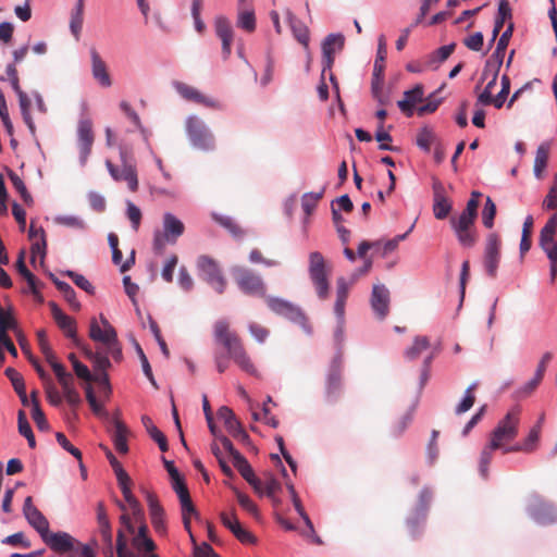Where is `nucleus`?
<instances>
[{
    "instance_id": "nucleus-1",
    "label": "nucleus",
    "mask_w": 557,
    "mask_h": 557,
    "mask_svg": "<svg viewBox=\"0 0 557 557\" xmlns=\"http://www.w3.org/2000/svg\"><path fill=\"white\" fill-rule=\"evenodd\" d=\"M98 323L96 318L90 320L89 337L98 343L95 350L89 347H83L84 355L92 362L94 370L98 373L97 380L100 383L109 384L107 371L111 367L110 357L116 362L123 358L122 347L117 339L115 329L101 314Z\"/></svg>"
},
{
    "instance_id": "nucleus-2",
    "label": "nucleus",
    "mask_w": 557,
    "mask_h": 557,
    "mask_svg": "<svg viewBox=\"0 0 557 557\" xmlns=\"http://www.w3.org/2000/svg\"><path fill=\"white\" fill-rule=\"evenodd\" d=\"M213 339L216 345L223 347L227 356L215 352L214 362L219 373H224L228 367V358L244 372L250 375H257L258 370L249 356L243 339L233 330H231L230 322L225 319H220L213 324Z\"/></svg>"
},
{
    "instance_id": "nucleus-3",
    "label": "nucleus",
    "mask_w": 557,
    "mask_h": 557,
    "mask_svg": "<svg viewBox=\"0 0 557 557\" xmlns=\"http://www.w3.org/2000/svg\"><path fill=\"white\" fill-rule=\"evenodd\" d=\"M520 413L521 408L519 406L511 408L491 432L490 441L482 449L480 457L479 470L484 479L488 475V466L493 458V451L500 449L503 454L510 453L506 449L511 448L512 445H509V443L518 436Z\"/></svg>"
},
{
    "instance_id": "nucleus-4",
    "label": "nucleus",
    "mask_w": 557,
    "mask_h": 557,
    "mask_svg": "<svg viewBox=\"0 0 557 557\" xmlns=\"http://www.w3.org/2000/svg\"><path fill=\"white\" fill-rule=\"evenodd\" d=\"M308 272L318 297L322 300L326 299L330 290L329 276L331 269L321 252L312 251L309 253Z\"/></svg>"
},
{
    "instance_id": "nucleus-5",
    "label": "nucleus",
    "mask_w": 557,
    "mask_h": 557,
    "mask_svg": "<svg viewBox=\"0 0 557 557\" xmlns=\"http://www.w3.org/2000/svg\"><path fill=\"white\" fill-rule=\"evenodd\" d=\"M121 166L113 164L110 160L106 161V166L115 182H125L132 193L138 189V176L136 164L126 149L120 150Z\"/></svg>"
},
{
    "instance_id": "nucleus-6",
    "label": "nucleus",
    "mask_w": 557,
    "mask_h": 557,
    "mask_svg": "<svg viewBox=\"0 0 557 557\" xmlns=\"http://www.w3.org/2000/svg\"><path fill=\"white\" fill-rule=\"evenodd\" d=\"M232 276L238 288L246 295L264 297L267 293L262 277L249 268L243 265L233 267Z\"/></svg>"
},
{
    "instance_id": "nucleus-7",
    "label": "nucleus",
    "mask_w": 557,
    "mask_h": 557,
    "mask_svg": "<svg viewBox=\"0 0 557 557\" xmlns=\"http://www.w3.org/2000/svg\"><path fill=\"white\" fill-rule=\"evenodd\" d=\"M557 232V212L554 213L545 223L540 232L539 246L546 253L550 261V281L554 282L557 276V242L555 235Z\"/></svg>"
},
{
    "instance_id": "nucleus-8",
    "label": "nucleus",
    "mask_w": 557,
    "mask_h": 557,
    "mask_svg": "<svg viewBox=\"0 0 557 557\" xmlns=\"http://www.w3.org/2000/svg\"><path fill=\"white\" fill-rule=\"evenodd\" d=\"M185 226L172 213L163 215V232H156L153 238V249L156 253L162 255L166 244H175L177 238L183 235Z\"/></svg>"
},
{
    "instance_id": "nucleus-9",
    "label": "nucleus",
    "mask_w": 557,
    "mask_h": 557,
    "mask_svg": "<svg viewBox=\"0 0 557 557\" xmlns=\"http://www.w3.org/2000/svg\"><path fill=\"white\" fill-rule=\"evenodd\" d=\"M475 220V216L462 212L459 215H453L449 220L458 243L462 247L471 248L478 242V234L474 228Z\"/></svg>"
},
{
    "instance_id": "nucleus-10",
    "label": "nucleus",
    "mask_w": 557,
    "mask_h": 557,
    "mask_svg": "<svg viewBox=\"0 0 557 557\" xmlns=\"http://www.w3.org/2000/svg\"><path fill=\"white\" fill-rule=\"evenodd\" d=\"M343 354L338 351L330 364L325 381V398L329 403L336 401L343 391Z\"/></svg>"
},
{
    "instance_id": "nucleus-11",
    "label": "nucleus",
    "mask_w": 557,
    "mask_h": 557,
    "mask_svg": "<svg viewBox=\"0 0 557 557\" xmlns=\"http://www.w3.org/2000/svg\"><path fill=\"white\" fill-rule=\"evenodd\" d=\"M186 132L194 147L201 150L214 148V137L199 117L193 115L186 120Z\"/></svg>"
},
{
    "instance_id": "nucleus-12",
    "label": "nucleus",
    "mask_w": 557,
    "mask_h": 557,
    "mask_svg": "<svg viewBox=\"0 0 557 557\" xmlns=\"http://www.w3.org/2000/svg\"><path fill=\"white\" fill-rule=\"evenodd\" d=\"M199 276L206 281L219 294H223L226 287V280L215 260L208 256H200L197 260Z\"/></svg>"
},
{
    "instance_id": "nucleus-13",
    "label": "nucleus",
    "mask_w": 557,
    "mask_h": 557,
    "mask_svg": "<svg viewBox=\"0 0 557 557\" xmlns=\"http://www.w3.org/2000/svg\"><path fill=\"white\" fill-rule=\"evenodd\" d=\"M500 248L502 240L496 233H491L486 237L484 248V269L486 274L495 278L497 276V269L500 262Z\"/></svg>"
},
{
    "instance_id": "nucleus-14",
    "label": "nucleus",
    "mask_w": 557,
    "mask_h": 557,
    "mask_svg": "<svg viewBox=\"0 0 557 557\" xmlns=\"http://www.w3.org/2000/svg\"><path fill=\"white\" fill-rule=\"evenodd\" d=\"M94 140L95 135L92 131V121L89 117L81 119L77 125V145L82 164L87 162V159L91 152Z\"/></svg>"
},
{
    "instance_id": "nucleus-15",
    "label": "nucleus",
    "mask_w": 557,
    "mask_h": 557,
    "mask_svg": "<svg viewBox=\"0 0 557 557\" xmlns=\"http://www.w3.org/2000/svg\"><path fill=\"white\" fill-rule=\"evenodd\" d=\"M345 38L341 34H330L322 42V76L332 70L335 53L344 48Z\"/></svg>"
},
{
    "instance_id": "nucleus-16",
    "label": "nucleus",
    "mask_w": 557,
    "mask_h": 557,
    "mask_svg": "<svg viewBox=\"0 0 557 557\" xmlns=\"http://www.w3.org/2000/svg\"><path fill=\"white\" fill-rule=\"evenodd\" d=\"M44 543L57 554H66L75 548L78 542L67 532H50V530L41 537Z\"/></svg>"
},
{
    "instance_id": "nucleus-17",
    "label": "nucleus",
    "mask_w": 557,
    "mask_h": 557,
    "mask_svg": "<svg viewBox=\"0 0 557 557\" xmlns=\"http://www.w3.org/2000/svg\"><path fill=\"white\" fill-rule=\"evenodd\" d=\"M97 521L99 525V533L103 543L102 554L104 557H114L112 529L104 505L101 502L98 503L97 506Z\"/></svg>"
},
{
    "instance_id": "nucleus-18",
    "label": "nucleus",
    "mask_w": 557,
    "mask_h": 557,
    "mask_svg": "<svg viewBox=\"0 0 557 557\" xmlns=\"http://www.w3.org/2000/svg\"><path fill=\"white\" fill-rule=\"evenodd\" d=\"M23 513L27 522L39 533L42 537L49 531V521L33 504L32 496H27L23 505Z\"/></svg>"
},
{
    "instance_id": "nucleus-19",
    "label": "nucleus",
    "mask_w": 557,
    "mask_h": 557,
    "mask_svg": "<svg viewBox=\"0 0 557 557\" xmlns=\"http://www.w3.org/2000/svg\"><path fill=\"white\" fill-rule=\"evenodd\" d=\"M389 290L383 284H375L371 294V307L376 317L383 320L389 312Z\"/></svg>"
},
{
    "instance_id": "nucleus-20",
    "label": "nucleus",
    "mask_w": 557,
    "mask_h": 557,
    "mask_svg": "<svg viewBox=\"0 0 557 557\" xmlns=\"http://www.w3.org/2000/svg\"><path fill=\"white\" fill-rule=\"evenodd\" d=\"M49 307L51 309V314L53 320L55 321L59 329L64 333V335L75 342L76 345H79L77 336H76V321L65 314L55 302H49Z\"/></svg>"
},
{
    "instance_id": "nucleus-21",
    "label": "nucleus",
    "mask_w": 557,
    "mask_h": 557,
    "mask_svg": "<svg viewBox=\"0 0 557 557\" xmlns=\"http://www.w3.org/2000/svg\"><path fill=\"white\" fill-rule=\"evenodd\" d=\"M146 498L152 527L158 533L164 534L166 532L164 519L165 513L163 507L161 506L158 499V496L153 493L148 492Z\"/></svg>"
},
{
    "instance_id": "nucleus-22",
    "label": "nucleus",
    "mask_w": 557,
    "mask_h": 557,
    "mask_svg": "<svg viewBox=\"0 0 557 557\" xmlns=\"http://www.w3.org/2000/svg\"><path fill=\"white\" fill-rule=\"evenodd\" d=\"M433 213L437 220H444L451 211V202L444 195V187L440 182L434 183L433 186Z\"/></svg>"
},
{
    "instance_id": "nucleus-23",
    "label": "nucleus",
    "mask_w": 557,
    "mask_h": 557,
    "mask_svg": "<svg viewBox=\"0 0 557 557\" xmlns=\"http://www.w3.org/2000/svg\"><path fill=\"white\" fill-rule=\"evenodd\" d=\"M176 91L186 100L202 104L208 108H215L216 101L202 95L198 89L185 83L175 84Z\"/></svg>"
},
{
    "instance_id": "nucleus-24",
    "label": "nucleus",
    "mask_w": 557,
    "mask_h": 557,
    "mask_svg": "<svg viewBox=\"0 0 557 557\" xmlns=\"http://www.w3.org/2000/svg\"><path fill=\"white\" fill-rule=\"evenodd\" d=\"M90 58H91V73L94 78L103 87H110L112 85V81L110 74L108 73L107 64L101 59L99 52L95 49H90Z\"/></svg>"
},
{
    "instance_id": "nucleus-25",
    "label": "nucleus",
    "mask_w": 557,
    "mask_h": 557,
    "mask_svg": "<svg viewBox=\"0 0 557 557\" xmlns=\"http://www.w3.org/2000/svg\"><path fill=\"white\" fill-rule=\"evenodd\" d=\"M423 95V86L418 84L412 89L404 92V99L399 100L397 106L407 116H411L413 114L414 106L422 101Z\"/></svg>"
},
{
    "instance_id": "nucleus-26",
    "label": "nucleus",
    "mask_w": 557,
    "mask_h": 557,
    "mask_svg": "<svg viewBox=\"0 0 557 557\" xmlns=\"http://www.w3.org/2000/svg\"><path fill=\"white\" fill-rule=\"evenodd\" d=\"M268 306L272 311L282 314L290 320H304V314L298 308L294 307L293 305L282 299L271 298L268 300Z\"/></svg>"
},
{
    "instance_id": "nucleus-27",
    "label": "nucleus",
    "mask_w": 557,
    "mask_h": 557,
    "mask_svg": "<svg viewBox=\"0 0 557 557\" xmlns=\"http://www.w3.org/2000/svg\"><path fill=\"white\" fill-rule=\"evenodd\" d=\"M113 426L112 441L114 447L120 454H126L128 451L127 436L129 431L125 423L117 418L113 420Z\"/></svg>"
},
{
    "instance_id": "nucleus-28",
    "label": "nucleus",
    "mask_w": 557,
    "mask_h": 557,
    "mask_svg": "<svg viewBox=\"0 0 557 557\" xmlns=\"http://www.w3.org/2000/svg\"><path fill=\"white\" fill-rule=\"evenodd\" d=\"M288 24L290 29L299 44L305 48L309 46V30L308 27L298 20L290 11L286 12Z\"/></svg>"
},
{
    "instance_id": "nucleus-29",
    "label": "nucleus",
    "mask_w": 557,
    "mask_h": 557,
    "mask_svg": "<svg viewBox=\"0 0 557 557\" xmlns=\"http://www.w3.org/2000/svg\"><path fill=\"white\" fill-rule=\"evenodd\" d=\"M541 425L533 426L527 438L519 444L512 445L511 448H507V451H523V453H532L536 449L537 442L540 440Z\"/></svg>"
},
{
    "instance_id": "nucleus-30",
    "label": "nucleus",
    "mask_w": 557,
    "mask_h": 557,
    "mask_svg": "<svg viewBox=\"0 0 557 557\" xmlns=\"http://www.w3.org/2000/svg\"><path fill=\"white\" fill-rule=\"evenodd\" d=\"M132 544L138 552L151 553L156 549V544L152 539L148 536V527L145 523L138 528V532L134 535Z\"/></svg>"
},
{
    "instance_id": "nucleus-31",
    "label": "nucleus",
    "mask_w": 557,
    "mask_h": 557,
    "mask_svg": "<svg viewBox=\"0 0 557 557\" xmlns=\"http://www.w3.org/2000/svg\"><path fill=\"white\" fill-rule=\"evenodd\" d=\"M218 418L221 420L224 424V428L228 432L231 436H233L237 430H240L243 428L239 420L236 418L233 410L226 406H222L218 410Z\"/></svg>"
},
{
    "instance_id": "nucleus-32",
    "label": "nucleus",
    "mask_w": 557,
    "mask_h": 557,
    "mask_svg": "<svg viewBox=\"0 0 557 557\" xmlns=\"http://www.w3.org/2000/svg\"><path fill=\"white\" fill-rule=\"evenodd\" d=\"M549 148L550 147H549L548 143H543L539 146V148L536 150L533 171H534V175L537 178L543 177V172L547 166L548 157H549Z\"/></svg>"
},
{
    "instance_id": "nucleus-33",
    "label": "nucleus",
    "mask_w": 557,
    "mask_h": 557,
    "mask_svg": "<svg viewBox=\"0 0 557 557\" xmlns=\"http://www.w3.org/2000/svg\"><path fill=\"white\" fill-rule=\"evenodd\" d=\"M119 486L122 491V494L126 500V503L129 505V507L133 509L134 515H141L140 506L138 500L135 498L131 491L132 480L129 475L127 474V478L125 479H117Z\"/></svg>"
},
{
    "instance_id": "nucleus-34",
    "label": "nucleus",
    "mask_w": 557,
    "mask_h": 557,
    "mask_svg": "<svg viewBox=\"0 0 557 557\" xmlns=\"http://www.w3.org/2000/svg\"><path fill=\"white\" fill-rule=\"evenodd\" d=\"M412 421V410H406L395 418L391 425V435L393 437H399L407 430Z\"/></svg>"
},
{
    "instance_id": "nucleus-35",
    "label": "nucleus",
    "mask_w": 557,
    "mask_h": 557,
    "mask_svg": "<svg viewBox=\"0 0 557 557\" xmlns=\"http://www.w3.org/2000/svg\"><path fill=\"white\" fill-rule=\"evenodd\" d=\"M51 277L55 287L60 293H62L64 299L69 302V305L73 309L78 310L81 308V304L76 299V294L73 287L69 283L53 277V275H51Z\"/></svg>"
},
{
    "instance_id": "nucleus-36",
    "label": "nucleus",
    "mask_w": 557,
    "mask_h": 557,
    "mask_svg": "<svg viewBox=\"0 0 557 557\" xmlns=\"http://www.w3.org/2000/svg\"><path fill=\"white\" fill-rule=\"evenodd\" d=\"M180 504L184 528L188 533H190V517H198L197 509L191 500L190 495L180 498Z\"/></svg>"
},
{
    "instance_id": "nucleus-37",
    "label": "nucleus",
    "mask_w": 557,
    "mask_h": 557,
    "mask_svg": "<svg viewBox=\"0 0 557 557\" xmlns=\"http://www.w3.org/2000/svg\"><path fill=\"white\" fill-rule=\"evenodd\" d=\"M180 504L184 528L188 533H190V517H198L197 509L191 500L190 495L180 498Z\"/></svg>"
},
{
    "instance_id": "nucleus-38",
    "label": "nucleus",
    "mask_w": 557,
    "mask_h": 557,
    "mask_svg": "<svg viewBox=\"0 0 557 557\" xmlns=\"http://www.w3.org/2000/svg\"><path fill=\"white\" fill-rule=\"evenodd\" d=\"M478 386H479L478 382H473L472 384H470L467 387V389L465 392L463 398L461 399V401L455 408V413L456 414H458V416L462 414V413L469 411L472 408V406L475 403L474 392L478 388Z\"/></svg>"
},
{
    "instance_id": "nucleus-39",
    "label": "nucleus",
    "mask_w": 557,
    "mask_h": 557,
    "mask_svg": "<svg viewBox=\"0 0 557 557\" xmlns=\"http://www.w3.org/2000/svg\"><path fill=\"white\" fill-rule=\"evenodd\" d=\"M429 347L430 341L426 336H416L412 345L405 350V357L408 360H414Z\"/></svg>"
},
{
    "instance_id": "nucleus-40",
    "label": "nucleus",
    "mask_w": 557,
    "mask_h": 557,
    "mask_svg": "<svg viewBox=\"0 0 557 557\" xmlns=\"http://www.w3.org/2000/svg\"><path fill=\"white\" fill-rule=\"evenodd\" d=\"M17 425H18L20 434L23 435L27 440L28 446L30 448H35L36 447L35 436H34L33 430L26 419V414L23 410L18 411Z\"/></svg>"
},
{
    "instance_id": "nucleus-41",
    "label": "nucleus",
    "mask_w": 557,
    "mask_h": 557,
    "mask_svg": "<svg viewBox=\"0 0 557 557\" xmlns=\"http://www.w3.org/2000/svg\"><path fill=\"white\" fill-rule=\"evenodd\" d=\"M18 341V344L21 346V349L23 350V352L26 355L28 361L33 364V367L35 368L38 376L40 377V380H46L48 379V373L44 370V368L41 367V364L39 363L38 359L35 358L30 350H29V347L28 345L26 344V341L23 336H20L17 338Z\"/></svg>"
},
{
    "instance_id": "nucleus-42",
    "label": "nucleus",
    "mask_w": 557,
    "mask_h": 557,
    "mask_svg": "<svg viewBox=\"0 0 557 557\" xmlns=\"http://www.w3.org/2000/svg\"><path fill=\"white\" fill-rule=\"evenodd\" d=\"M237 25L249 33L253 32L256 29V18L253 11L246 8L240 10Z\"/></svg>"
},
{
    "instance_id": "nucleus-43",
    "label": "nucleus",
    "mask_w": 557,
    "mask_h": 557,
    "mask_svg": "<svg viewBox=\"0 0 557 557\" xmlns=\"http://www.w3.org/2000/svg\"><path fill=\"white\" fill-rule=\"evenodd\" d=\"M417 513H418V509L413 508L406 520V525L408 528V531H409L410 535L413 537L420 533V531L425 522V519H426V516H423L420 518V517H418Z\"/></svg>"
},
{
    "instance_id": "nucleus-44",
    "label": "nucleus",
    "mask_w": 557,
    "mask_h": 557,
    "mask_svg": "<svg viewBox=\"0 0 557 557\" xmlns=\"http://www.w3.org/2000/svg\"><path fill=\"white\" fill-rule=\"evenodd\" d=\"M384 84V73H381V69H376L373 71L372 74V82H371V91L373 97L381 103L385 104V101L383 100L381 94L383 89Z\"/></svg>"
},
{
    "instance_id": "nucleus-45",
    "label": "nucleus",
    "mask_w": 557,
    "mask_h": 557,
    "mask_svg": "<svg viewBox=\"0 0 557 557\" xmlns=\"http://www.w3.org/2000/svg\"><path fill=\"white\" fill-rule=\"evenodd\" d=\"M324 188H322L318 193H307L301 198V207L306 214H311L312 211L315 209L318 202L323 197Z\"/></svg>"
},
{
    "instance_id": "nucleus-46",
    "label": "nucleus",
    "mask_w": 557,
    "mask_h": 557,
    "mask_svg": "<svg viewBox=\"0 0 557 557\" xmlns=\"http://www.w3.org/2000/svg\"><path fill=\"white\" fill-rule=\"evenodd\" d=\"M238 504L244 510L250 513L253 518L259 519L260 512L257 505L250 499V497L238 490H234Z\"/></svg>"
},
{
    "instance_id": "nucleus-47",
    "label": "nucleus",
    "mask_w": 557,
    "mask_h": 557,
    "mask_svg": "<svg viewBox=\"0 0 557 557\" xmlns=\"http://www.w3.org/2000/svg\"><path fill=\"white\" fill-rule=\"evenodd\" d=\"M9 178L13 185V187L16 189L17 193H20L22 199L26 203L33 202V198L30 194L28 193L23 180L13 171H9L8 173Z\"/></svg>"
},
{
    "instance_id": "nucleus-48",
    "label": "nucleus",
    "mask_w": 557,
    "mask_h": 557,
    "mask_svg": "<svg viewBox=\"0 0 557 557\" xmlns=\"http://www.w3.org/2000/svg\"><path fill=\"white\" fill-rule=\"evenodd\" d=\"M214 220L224 228H226L234 237L242 238L245 232L242 227L230 216L214 215Z\"/></svg>"
},
{
    "instance_id": "nucleus-49",
    "label": "nucleus",
    "mask_w": 557,
    "mask_h": 557,
    "mask_svg": "<svg viewBox=\"0 0 557 557\" xmlns=\"http://www.w3.org/2000/svg\"><path fill=\"white\" fill-rule=\"evenodd\" d=\"M45 384V391L47 394V399L52 406H60L63 401V397L60 392L57 389L55 385L52 383L51 377L48 375V379L41 380Z\"/></svg>"
},
{
    "instance_id": "nucleus-50",
    "label": "nucleus",
    "mask_w": 557,
    "mask_h": 557,
    "mask_svg": "<svg viewBox=\"0 0 557 557\" xmlns=\"http://www.w3.org/2000/svg\"><path fill=\"white\" fill-rule=\"evenodd\" d=\"M69 360L71 361L72 366H73V369H74V372L75 374L86 381V382H91L94 381V376L91 375L89 369L84 364L82 363L81 361H78V359L76 358L75 354H70L69 355Z\"/></svg>"
},
{
    "instance_id": "nucleus-51",
    "label": "nucleus",
    "mask_w": 557,
    "mask_h": 557,
    "mask_svg": "<svg viewBox=\"0 0 557 557\" xmlns=\"http://www.w3.org/2000/svg\"><path fill=\"white\" fill-rule=\"evenodd\" d=\"M496 215V205L495 202L487 197L485 201V206L482 211V223L486 228H492L494 225V219Z\"/></svg>"
},
{
    "instance_id": "nucleus-52",
    "label": "nucleus",
    "mask_w": 557,
    "mask_h": 557,
    "mask_svg": "<svg viewBox=\"0 0 557 557\" xmlns=\"http://www.w3.org/2000/svg\"><path fill=\"white\" fill-rule=\"evenodd\" d=\"M511 17H512V12H511V8L509 5L508 0H499L498 12H497V16H496L494 26L503 29L505 22L507 20H511Z\"/></svg>"
},
{
    "instance_id": "nucleus-53",
    "label": "nucleus",
    "mask_w": 557,
    "mask_h": 557,
    "mask_svg": "<svg viewBox=\"0 0 557 557\" xmlns=\"http://www.w3.org/2000/svg\"><path fill=\"white\" fill-rule=\"evenodd\" d=\"M115 549L117 557H135V554L127 547V536L123 529L117 530Z\"/></svg>"
},
{
    "instance_id": "nucleus-54",
    "label": "nucleus",
    "mask_w": 557,
    "mask_h": 557,
    "mask_svg": "<svg viewBox=\"0 0 557 557\" xmlns=\"http://www.w3.org/2000/svg\"><path fill=\"white\" fill-rule=\"evenodd\" d=\"M32 418L39 430L46 431L49 429V423L37 398L33 399Z\"/></svg>"
},
{
    "instance_id": "nucleus-55",
    "label": "nucleus",
    "mask_w": 557,
    "mask_h": 557,
    "mask_svg": "<svg viewBox=\"0 0 557 557\" xmlns=\"http://www.w3.org/2000/svg\"><path fill=\"white\" fill-rule=\"evenodd\" d=\"M537 510L535 511V518L540 523H549L556 520V515L550 505L542 504L541 506H536Z\"/></svg>"
},
{
    "instance_id": "nucleus-56",
    "label": "nucleus",
    "mask_w": 557,
    "mask_h": 557,
    "mask_svg": "<svg viewBox=\"0 0 557 557\" xmlns=\"http://www.w3.org/2000/svg\"><path fill=\"white\" fill-rule=\"evenodd\" d=\"M455 48H456L455 42L440 47L430 55V58H431L430 62L431 63L444 62L451 55V53L455 51Z\"/></svg>"
},
{
    "instance_id": "nucleus-57",
    "label": "nucleus",
    "mask_w": 557,
    "mask_h": 557,
    "mask_svg": "<svg viewBox=\"0 0 557 557\" xmlns=\"http://www.w3.org/2000/svg\"><path fill=\"white\" fill-rule=\"evenodd\" d=\"M387 54L386 49V39L383 35L379 37V45H377V52H376V59L374 62L373 71H375L377 67L381 69V73H384L385 70V59Z\"/></svg>"
},
{
    "instance_id": "nucleus-58",
    "label": "nucleus",
    "mask_w": 557,
    "mask_h": 557,
    "mask_svg": "<svg viewBox=\"0 0 557 557\" xmlns=\"http://www.w3.org/2000/svg\"><path fill=\"white\" fill-rule=\"evenodd\" d=\"M542 208L544 210L557 209V173L554 175V185L549 188L542 202Z\"/></svg>"
},
{
    "instance_id": "nucleus-59",
    "label": "nucleus",
    "mask_w": 557,
    "mask_h": 557,
    "mask_svg": "<svg viewBox=\"0 0 557 557\" xmlns=\"http://www.w3.org/2000/svg\"><path fill=\"white\" fill-rule=\"evenodd\" d=\"M431 499H432V492L429 488H423L420 492L418 504L414 507L416 509H418V513H417L418 517L421 518L423 516H426Z\"/></svg>"
},
{
    "instance_id": "nucleus-60",
    "label": "nucleus",
    "mask_w": 557,
    "mask_h": 557,
    "mask_svg": "<svg viewBox=\"0 0 557 557\" xmlns=\"http://www.w3.org/2000/svg\"><path fill=\"white\" fill-rule=\"evenodd\" d=\"M509 90H510V79L507 75H503L502 77V89L497 94L496 97L493 98V102L492 104L497 108V109H500L503 107V104L505 103V100L509 94Z\"/></svg>"
},
{
    "instance_id": "nucleus-61",
    "label": "nucleus",
    "mask_w": 557,
    "mask_h": 557,
    "mask_svg": "<svg viewBox=\"0 0 557 557\" xmlns=\"http://www.w3.org/2000/svg\"><path fill=\"white\" fill-rule=\"evenodd\" d=\"M55 222L60 225H64L66 227L75 228V230H85V222L75 215H60L55 218Z\"/></svg>"
},
{
    "instance_id": "nucleus-62",
    "label": "nucleus",
    "mask_w": 557,
    "mask_h": 557,
    "mask_svg": "<svg viewBox=\"0 0 557 557\" xmlns=\"http://www.w3.org/2000/svg\"><path fill=\"white\" fill-rule=\"evenodd\" d=\"M215 34L219 38L234 36V32L230 21L224 16H219L215 20Z\"/></svg>"
},
{
    "instance_id": "nucleus-63",
    "label": "nucleus",
    "mask_w": 557,
    "mask_h": 557,
    "mask_svg": "<svg viewBox=\"0 0 557 557\" xmlns=\"http://www.w3.org/2000/svg\"><path fill=\"white\" fill-rule=\"evenodd\" d=\"M5 375L11 381L16 394H23V388H25L23 376L13 368H7Z\"/></svg>"
},
{
    "instance_id": "nucleus-64",
    "label": "nucleus",
    "mask_w": 557,
    "mask_h": 557,
    "mask_svg": "<svg viewBox=\"0 0 557 557\" xmlns=\"http://www.w3.org/2000/svg\"><path fill=\"white\" fill-rule=\"evenodd\" d=\"M234 467L238 470L240 475L248 481L255 475V472L244 456H237V459L233 461Z\"/></svg>"
}]
</instances>
